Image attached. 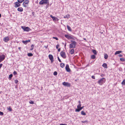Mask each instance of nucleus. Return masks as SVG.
<instances>
[{"label":"nucleus","mask_w":125,"mask_h":125,"mask_svg":"<svg viewBox=\"0 0 125 125\" xmlns=\"http://www.w3.org/2000/svg\"><path fill=\"white\" fill-rule=\"evenodd\" d=\"M5 59V56L2 55H0V62L3 61Z\"/></svg>","instance_id":"nucleus-11"},{"label":"nucleus","mask_w":125,"mask_h":125,"mask_svg":"<svg viewBox=\"0 0 125 125\" xmlns=\"http://www.w3.org/2000/svg\"><path fill=\"white\" fill-rule=\"evenodd\" d=\"M4 113L2 112H1L0 111V115H3Z\"/></svg>","instance_id":"nucleus-40"},{"label":"nucleus","mask_w":125,"mask_h":125,"mask_svg":"<svg viewBox=\"0 0 125 125\" xmlns=\"http://www.w3.org/2000/svg\"><path fill=\"white\" fill-rule=\"evenodd\" d=\"M62 84L68 87H70V84L69 83L65 82H63L62 83Z\"/></svg>","instance_id":"nucleus-8"},{"label":"nucleus","mask_w":125,"mask_h":125,"mask_svg":"<svg viewBox=\"0 0 125 125\" xmlns=\"http://www.w3.org/2000/svg\"><path fill=\"white\" fill-rule=\"evenodd\" d=\"M18 2H16L15 3V8L19 7L20 6L21 4Z\"/></svg>","instance_id":"nucleus-13"},{"label":"nucleus","mask_w":125,"mask_h":125,"mask_svg":"<svg viewBox=\"0 0 125 125\" xmlns=\"http://www.w3.org/2000/svg\"><path fill=\"white\" fill-rule=\"evenodd\" d=\"M81 104H79L77 106V109H79L81 107Z\"/></svg>","instance_id":"nucleus-33"},{"label":"nucleus","mask_w":125,"mask_h":125,"mask_svg":"<svg viewBox=\"0 0 125 125\" xmlns=\"http://www.w3.org/2000/svg\"><path fill=\"white\" fill-rule=\"evenodd\" d=\"M12 74H10L9 76V79L10 80L11 78L12 77Z\"/></svg>","instance_id":"nucleus-31"},{"label":"nucleus","mask_w":125,"mask_h":125,"mask_svg":"<svg viewBox=\"0 0 125 125\" xmlns=\"http://www.w3.org/2000/svg\"><path fill=\"white\" fill-rule=\"evenodd\" d=\"M57 74V73L55 71L54 72L53 74L54 75H56Z\"/></svg>","instance_id":"nucleus-36"},{"label":"nucleus","mask_w":125,"mask_h":125,"mask_svg":"<svg viewBox=\"0 0 125 125\" xmlns=\"http://www.w3.org/2000/svg\"><path fill=\"white\" fill-rule=\"evenodd\" d=\"M60 46V45L59 44H57L56 46V48L57 49H58V48Z\"/></svg>","instance_id":"nucleus-39"},{"label":"nucleus","mask_w":125,"mask_h":125,"mask_svg":"<svg viewBox=\"0 0 125 125\" xmlns=\"http://www.w3.org/2000/svg\"><path fill=\"white\" fill-rule=\"evenodd\" d=\"M34 46V45L33 44H32L31 46V48L30 49V50L31 51L33 49Z\"/></svg>","instance_id":"nucleus-25"},{"label":"nucleus","mask_w":125,"mask_h":125,"mask_svg":"<svg viewBox=\"0 0 125 125\" xmlns=\"http://www.w3.org/2000/svg\"><path fill=\"white\" fill-rule=\"evenodd\" d=\"M58 61L60 62H62L61 60L60 59L59 57H58Z\"/></svg>","instance_id":"nucleus-41"},{"label":"nucleus","mask_w":125,"mask_h":125,"mask_svg":"<svg viewBox=\"0 0 125 125\" xmlns=\"http://www.w3.org/2000/svg\"><path fill=\"white\" fill-rule=\"evenodd\" d=\"M103 33V32H101V33Z\"/></svg>","instance_id":"nucleus-55"},{"label":"nucleus","mask_w":125,"mask_h":125,"mask_svg":"<svg viewBox=\"0 0 125 125\" xmlns=\"http://www.w3.org/2000/svg\"><path fill=\"white\" fill-rule=\"evenodd\" d=\"M105 75L104 74H102L101 75V76L102 77H103L105 76Z\"/></svg>","instance_id":"nucleus-45"},{"label":"nucleus","mask_w":125,"mask_h":125,"mask_svg":"<svg viewBox=\"0 0 125 125\" xmlns=\"http://www.w3.org/2000/svg\"><path fill=\"white\" fill-rule=\"evenodd\" d=\"M24 0H18V2L19 3H21L23 2Z\"/></svg>","instance_id":"nucleus-32"},{"label":"nucleus","mask_w":125,"mask_h":125,"mask_svg":"<svg viewBox=\"0 0 125 125\" xmlns=\"http://www.w3.org/2000/svg\"><path fill=\"white\" fill-rule=\"evenodd\" d=\"M122 52V51H116L115 53V54L116 55L117 54H119L120 53H121Z\"/></svg>","instance_id":"nucleus-20"},{"label":"nucleus","mask_w":125,"mask_h":125,"mask_svg":"<svg viewBox=\"0 0 125 125\" xmlns=\"http://www.w3.org/2000/svg\"><path fill=\"white\" fill-rule=\"evenodd\" d=\"M30 42V40L26 41H23L22 42L24 44H26L28 42Z\"/></svg>","instance_id":"nucleus-16"},{"label":"nucleus","mask_w":125,"mask_h":125,"mask_svg":"<svg viewBox=\"0 0 125 125\" xmlns=\"http://www.w3.org/2000/svg\"><path fill=\"white\" fill-rule=\"evenodd\" d=\"M2 92V91H1L0 92V94Z\"/></svg>","instance_id":"nucleus-53"},{"label":"nucleus","mask_w":125,"mask_h":125,"mask_svg":"<svg viewBox=\"0 0 125 125\" xmlns=\"http://www.w3.org/2000/svg\"><path fill=\"white\" fill-rule=\"evenodd\" d=\"M102 66L106 68H107V64L106 63H104L102 65Z\"/></svg>","instance_id":"nucleus-18"},{"label":"nucleus","mask_w":125,"mask_h":125,"mask_svg":"<svg viewBox=\"0 0 125 125\" xmlns=\"http://www.w3.org/2000/svg\"><path fill=\"white\" fill-rule=\"evenodd\" d=\"M27 55L29 56H32L33 55V54L32 53H29Z\"/></svg>","instance_id":"nucleus-27"},{"label":"nucleus","mask_w":125,"mask_h":125,"mask_svg":"<svg viewBox=\"0 0 125 125\" xmlns=\"http://www.w3.org/2000/svg\"><path fill=\"white\" fill-rule=\"evenodd\" d=\"M29 103L30 104H34V102L33 101H31L29 102Z\"/></svg>","instance_id":"nucleus-37"},{"label":"nucleus","mask_w":125,"mask_h":125,"mask_svg":"<svg viewBox=\"0 0 125 125\" xmlns=\"http://www.w3.org/2000/svg\"><path fill=\"white\" fill-rule=\"evenodd\" d=\"M59 125H67L66 124H60Z\"/></svg>","instance_id":"nucleus-46"},{"label":"nucleus","mask_w":125,"mask_h":125,"mask_svg":"<svg viewBox=\"0 0 125 125\" xmlns=\"http://www.w3.org/2000/svg\"><path fill=\"white\" fill-rule=\"evenodd\" d=\"M74 52V49H72L71 50L70 52V53L71 54H73Z\"/></svg>","instance_id":"nucleus-19"},{"label":"nucleus","mask_w":125,"mask_h":125,"mask_svg":"<svg viewBox=\"0 0 125 125\" xmlns=\"http://www.w3.org/2000/svg\"><path fill=\"white\" fill-rule=\"evenodd\" d=\"M122 56V55L121 54H119V57H121Z\"/></svg>","instance_id":"nucleus-48"},{"label":"nucleus","mask_w":125,"mask_h":125,"mask_svg":"<svg viewBox=\"0 0 125 125\" xmlns=\"http://www.w3.org/2000/svg\"><path fill=\"white\" fill-rule=\"evenodd\" d=\"M23 9L22 7H19L18 8L17 10L20 12H22L23 11Z\"/></svg>","instance_id":"nucleus-17"},{"label":"nucleus","mask_w":125,"mask_h":125,"mask_svg":"<svg viewBox=\"0 0 125 125\" xmlns=\"http://www.w3.org/2000/svg\"><path fill=\"white\" fill-rule=\"evenodd\" d=\"M21 28L24 31H29L31 30L30 28L28 27H25L22 26Z\"/></svg>","instance_id":"nucleus-5"},{"label":"nucleus","mask_w":125,"mask_h":125,"mask_svg":"<svg viewBox=\"0 0 125 125\" xmlns=\"http://www.w3.org/2000/svg\"><path fill=\"white\" fill-rule=\"evenodd\" d=\"M83 39H84V40H86V39L85 38H83Z\"/></svg>","instance_id":"nucleus-54"},{"label":"nucleus","mask_w":125,"mask_h":125,"mask_svg":"<svg viewBox=\"0 0 125 125\" xmlns=\"http://www.w3.org/2000/svg\"><path fill=\"white\" fill-rule=\"evenodd\" d=\"M7 109L10 112L12 110V108L10 106L9 107H7Z\"/></svg>","instance_id":"nucleus-21"},{"label":"nucleus","mask_w":125,"mask_h":125,"mask_svg":"<svg viewBox=\"0 0 125 125\" xmlns=\"http://www.w3.org/2000/svg\"><path fill=\"white\" fill-rule=\"evenodd\" d=\"M49 3V0H42L39 2V4L40 5L46 4Z\"/></svg>","instance_id":"nucleus-3"},{"label":"nucleus","mask_w":125,"mask_h":125,"mask_svg":"<svg viewBox=\"0 0 125 125\" xmlns=\"http://www.w3.org/2000/svg\"><path fill=\"white\" fill-rule=\"evenodd\" d=\"M71 41L72 42V43L70 44H69V48H75L76 47V42L75 41L72 40H71Z\"/></svg>","instance_id":"nucleus-1"},{"label":"nucleus","mask_w":125,"mask_h":125,"mask_svg":"<svg viewBox=\"0 0 125 125\" xmlns=\"http://www.w3.org/2000/svg\"><path fill=\"white\" fill-rule=\"evenodd\" d=\"M106 81V79L104 78H102L99 80L97 83L100 85H102Z\"/></svg>","instance_id":"nucleus-2"},{"label":"nucleus","mask_w":125,"mask_h":125,"mask_svg":"<svg viewBox=\"0 0 125 125\" xmlns=\"http://www.w3.org/2000/svg\"><path fill=\"white\" fill-rule=\"evenodd\" d=\"M78 102L79 103V104H81V101H78Z\"/></svg>","instance_id":"nucleus-50"},{"label":"nucleus","mask_w":125,"mask_h":125,"mask_svg":"<svg viewBox=\"0 0 125 125\" xmlns=\"http://www.w3.org/2000/svg\"><path fill=\"white\" fill-rule=\"evenodd\" d=\"M1 14L0 13V18L1 17Z\"/></svg>","instance_id":"nucleus-52"},{"label":"nucleus","mask_w":125,"mask_h":125,"mask_svg":"<svg viewBox=\"0 0 125 125\" xmlns=\"http://www.w3.org/2000/svg\"><path fill=\"white\" fill-rule=\"evenodd\" d=\"M2 64L1 63L0 64V69L1 68V67H2Z\"/></svg>","instance_id":"nucleus-47"},{"label":"nucleus","mask_w":125,"mask_h":125,"mask_svg":"<svg viewBox=\"0 0 125 125\" xmlns=\"http://www.w3.org/2000/svg\"><path fill=\"white\" fill-rule=\"evenodd\" d=\"M13 74L14 75H16L17 74V73L16 71H14V72H13Z\"/></svg>","instance_id":"nucleus-38"},{"label":"nucleus","mask_w":125,"mask_h":125,"mask_svg":"<svg viewBox=\"0 0 125 125\" xmlns=\"http://www.w3.org/2000/svg\"><path fill=\"white\" fill-rule=\"evenodd\" d=\"M60 55L63 58L65 59L66 58V56L65 52L63 51H62L60 53Z\"/></svg>","instance_id":"nucleus-6"},{"label":"nucleus","mask_w":125,"mask_h":125,"mask_svg":"<svg viewBox=\"0 0 125 125\" xmlns=\"http://www.w3.org/2000/svg\"><path fill=\"white\" fill-rule=\"evenodd\" d=\"M84 107V106L80 107V108L79 109H76L75 110V111L76 112H79L81 110L83 109Z\"/></svg>","instance_id":"nucleus-14"},{"label":"nucleus","mask_w":125,"mask_h":125,"mask_svg":"<svg viewBox=\"0 0 125 125\" xmlns=\"http://www.w3.org/2000/svg\"><path fill=\"white\" fill-rule=\"evenodd\" d=\"M120 60L122 62H124L125 60V59L123 58H120Z\"/></svg>","instance_id":"nucleus-35"},{"label":"nucleus","mask_w":125,"mask_h":125,"mask_svg":"<svg viewBox=\"0 0 125 125\" xmlns=\"http://www.w3.org/2000/svg\"><path fill=\"white\" fill-rule=\"evenodd\" d=\"M92 78L93 79H95V77L94 76V75H93L92 76Z\"/></svg>","instance_id":"nucleus-44"},{"label":"nucleus","mask_w":125,"mask_h":125,"mask_svg":"<svg viewBox=\"0 0 125 125\" xmlns=\"http://www.w3.org/2000/svg\"><path fill=\"white\" fill-rule=\"evenodd\" d=\"M67 27L69 31H72V30L71 29V28L68 25H67Z\"/></svg>","instance_id":"nucleus-23"},{"label":"nucleus","mask_w":125,"mask_h":125,"mask_svg":"<svg viewBox=\"0 0 125 125\" xmlns=\"http://www.w3.org/2000/svg\"><path fill=\"white\" fill-rule=\"evenodd\" d=\"M92 52L95 54H96L97 53L96 51L95 50H93Z\"/></svg>","instance_id":"nucleus-30"},{"label":"nucleus","mask_w":125,"mask_h":125,"mask_svg":"<svg viewBox=\"0 0 125 125\" xmlns=\"http://www.w3.org/2000/svg\"><path fill=\"white\" fill-rule=\"evenodd\" d=\"M69 16H70L68 14V15H67L64 16V18H68L69 17Z\"/></svg>","instance_id":"nucleus-26"},{"label":"nucleus","mask_w":125,"mask_h":125,"mask_svg":"<svg viewBox=\"0 0 125 125\" xmlns=\"http://www.w3.org/2000/svg\"><path fill=\"white\" fill-rule=\"evenodd\" d=\"M18 82V81L17 80H16L15 81V82L16 83H17Z\"/></svg>","instance_id":"nucleus-42"},{"label":"nucleus","mask_w":125,"mask_h":125,"mask_svg":"<svg viewBox=\"0 0 125 125\" xmlns=\"http://www.w3.org/2000/svg\"><path fill=\"white\" fill-rule=\"evenodd\" d=\"M122 84L123 85H125V80H124L122 83Z\"/></svg>","instance_id":"nucleus-34"},{"label":"nucleus","mask_w":125,"mask_h":125,"mask_svg":"<svg viewBox=\"0 0 125 125\" xmlns=\"http://www.w3.org/2000/svg\"><path fill=\"white\" fill-rule=\"evenodd\" d=\"M64 64L63 63H60V66L62 68H63L64 67Z\"/></svg>","instance_id":"nucleus-22"},{"label":"nucleus","mask_w":125,"mask_h":125,"mask_svg":"<svg viewBox=\"0 0 125 125\" xmlns=\"http://www.w3.org/2000/svg\"><path fill=\"white\" fill-rule=\"evenodd\" d=\"M91 58L92 59H95V55H93L91 56Z\"/></svg>","instance_id":"nucleus-29"},{"label":"nucleus","mask_w":125,"mask_h":125,"mask_svg":"<svg viewBox=\"0 0 125 125\" xmlns=\"http://www.w3.org/2000/svg\"><path fill=\"white\" fill-rule=\"evenodd\" d=\"M18 49H19L20 50H21V48L20 47H19L18 48Z\"/></svg>","instance_id":"nucleus-51"},{"label":"nucleus","mask_w":125,"mask_h":125,"mask_svg":"<svg viewBox=\"0 0 125 125\" xmlns=\"http://www.w3.org/2000/svg\"><path fill=\"white\" fill-rule=\"evenodd\" d=\"M53 38L54 39H55L56 40H58V39L57 37H53Z\"/></svg>","instance_id":"nucleus-43"},{"label":"nucleus","mask_w":125,"mask_h":125,"mask_svg":"<svg viewBox=\"0 0 125 125\" xmlns=\"http://www.w3.org/2000/svg\"><path fill=\"white\" fill-rule=\"evenodd\" d=\"M65 37L67 38L68 39H74L71 36H70L68 35L67 34H65L64 35Z\"/></svg>","instance_id":"nucleus-7"},{"label":"nucleus","mask_w":125,"mask_h":125,"mask_svg":"<svg viewBox=\"0 0 125 125\" xmlns=\"http://www.w3.org/2000/svg\"><path fill=\"white\" fill-rule=\"evenodd\" d=\"M29 1L28 0H25L23 3V5L25 7L28 6V4L29 3Z\"/></svg>","instance_id":"nucleus-4"},{"label":"nucleus","mask_w":125,"mask_h":125,"mask_svg":"<svg viewBox=\"0 0 125 125\" xmlns=\"http://www.w3.org/2000/svg\"><path fill=\"white\" fill-rule=\"evenodd\" d=\"M50 17L52 19L53 21H58V19L57 18L53 16L52 15H50Z\"/></svg>","instance_id":"nucleus-12"},{"label":"nucleus","mask_w":125,"mask_h":125,"mask_svg":"<svg viewBox=\"0 0 125 125\" xmlns=\"http://www.w3.org/2000/svg\"><path fill=\"white\" fill-rule=\"evenodd\" d=\"M60 50H61L60 49V48H59V49H58V51H59V52H60Z\"/></svg>","instance_id":"nucleus-49"},{"label":"nucleus","mask_w":125,"mask_h":125,"mask_svg":"<svg viewBox=\"0 0 125 125\" xmlns=\"http://www.w3.org/2000/svg\"><path fill=\"white\" fill-rule=\"evenodd\" d=\"M81 114L82 115H86V113H85L83 111H81Z\"/></svg>","instance_id":"nucleus-24"},{"label":"nucleus","mask_w":125,"mask_h":125,"mask_svg":"<svg viewBox=\"0 0 125 125\" xmlns=\"http://www.w3.org/2000/svg\"><path fill=\"white\" fill-rule=\"evenodd\" d=\"M49 57L51 61V62H52L53 61V56L51 54H49Z\"/></svg>","instance_id":"nucleus-9"},{"label":"nucleus","mask_w":125,"mask_h":125,"mask_svg":"<svg viewBox=\"0 0 125 125\" xmlns=\"http://www.w3.org/2000/svg\"><path fill=\"white\" fill-rule=\"evenodd\" d=\"M9 40V39L8 37H6L4 38L3 41L6 42H7Z\"/></svg>","instance_id":"nucleus-15"},{"label":"nucleus","mask_w":125,"mask_h":125,"mask_svg":"<svg viewBox=\"0 0 125 125\" xmlns=\"http://www.w3.org/2000/svg\"><path fill=\"white\" fill-rule=\"evenodd\" d=\"M108 57V55L106 54H105L104 55V58L105 59H107Z\"/></svg>","instance_id":"nucleus-28"},{"label":"nucleus","mask_w":125,"mask_h":125,"mask_svg":"<svg viewBox=\"0 0 125 125\" xmlns=\"http://www.w3.org/2000/svg\"><path fill=\"white\" fill-rule=\"evenodd\" d=\"M66 70L67 72H69L70 71V70L69 68V65L68 64H67L65 67Z\"/></svg>","instance_id":"nucleus-10"}]
</instances>
